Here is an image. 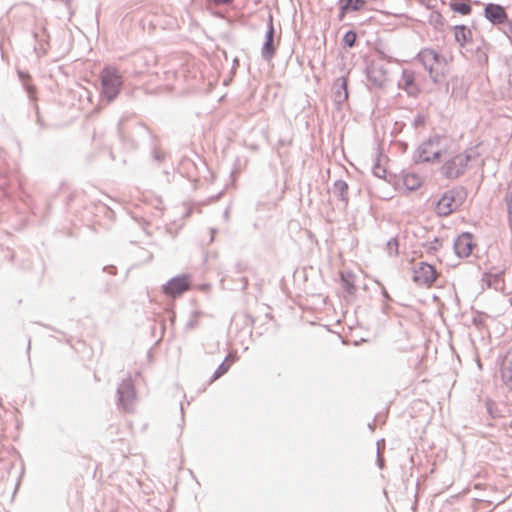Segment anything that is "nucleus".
Returning a JSON list of instances; mask_svg holds the SVG:
<instances>
[{"mask_svg": "<svg viewBox=\"0 0 512 512\" xmlns=\"http://www.w3.org/2000/svg\"><path fill=\"white\" fill-rule=\"evenodd\" d=\"M417 161L421 163H442L441 174L448 179L462 175L471 159L467 150L445 136H435L423 142L416 152Z\"/></svg>", "mask_w": 512, "mask_h": 512, "instance_id": "f257e3e1", "label": "nucleus"}, {"mask_svg": "<svg viewBox=\"0 0 512 512\" xmlns=\"http://www.w3.org/2000/svg\"><path fill=\"white\" fill-rule=\"evenodd\" d=\"M418 60L428 71L433 81L440 82L449 73L453 58L440 54L431 48H425L419 52Z\"/></svg>", "mask_w": 512, "mask_h": 512, "instance_id": "f03ea898", "label": "nucleus"}, {"mask_svg": "<svg viewBox=\"0 0 512 512\" xmlns=\"http://www.w3.org/2000/svg\"><path fill=\"white\" fill-rule=\"evenodd\" d=\"M137 393L131 376L123 379L117 388V405L127 413L134 410Z\"/></svg>", "mask_w": 512, "mask_h": 512, "instance_id": "7ed1b4c3", "label": "nucleus"}, {"mask_svg": "<svg viewBox=\"0 0 512 512\" xmlns=\"http://www.w3.org/2000/svg\"><path fill=\"white\" fill-rule=\"evenodd\" d=\"M462 204L460 194L454 190L445 192L436 204V212L439 216H448L457 210Z\"/></svg>", "mask_w": 512, "mask_h": 512, "instance_id": "20e7f679", "label": "nucleus"}, {"mask_svg": "<svg viewBox=\"0 0 512 512\" xmlns=\"http://www.w3.org/2000/svg\"><path fill=\"white\" fill-rule=\"evenodd\" d=\"M191 277L189 275H178L171 278L164 286L163 293L168 297H178L190 290Z\"/></svg>", "mask_w": 512, "mask_h": 512, "instance_id": "39448f33", "label": "nucleus"}, {"mask_svg": "<svg viewBox=\"0 0 512 512\" xmlns=\"http://www.w3.org/2000/svg\"><path fill=\"white\" fill-rule=\"evenodd\" d=\"M102 86L106 94L115 95L120 92V88L123 84L122 76L114 68H106L103 70L102 75Z\"/></svg>", "mask_w": 512, "mask_h": 512, "instance_id": "423d86ee", "label": "nucleus"}, {"mask_svg": "<svg viewBox=\"0 0 512 512\" xmlns=\"http://www.w3.org/2000/svg\"><path fill=\"white\" fill-rule=\"evenodd\" d=\"M438 274L434 266L421 262L414 268L413 280L419 285L430 287L437 279Z\"/></svg>", "mask_w": 512, "mask_h": 512, "instance_id": "0eeeda50", "label": "nucleus"}, {"mask_svg": "<svg viewBox=\"0 0 512 512\" xmlns=\"http://www.w3.org/2000/svg\"><path fill=\"white\" fill-rule=\"evenodd\" d=\"M477 244L470 233H463L456 239L454 249L459 257H468L472 254Z\"/></svg>", "mask_w": 512, "mask_h": 512, "instance_id": "6e6552de", "label": "nucleus"}, {"mask_svg": "<svg viewBox=\"0 0 512 512\" xmlns=\"http://www.w3.org/2000/svg\"><path fill=\"white\" fill-rule=\"evenodd\" d=\"M399 86L409 95H415L420 92L415 75L411 71L403 72Z\"/></svg>", "mask_w": 512, "mask_h": 512, "instance_id": "1a4fd4ad", "label": "nucleus"}, {"mask_svg": "<svg viewBox=\"0 0 512 512\" xmlns=\"http://www.w3.org/2000/svg\"><path fill=\"white\" fill-rule=\"evenodd\" d=\"M368 78L376 86H383L388 80V74L381 67L372 63L368 68Z\"/></svg>", "mask_w": 512, "mask_h": 512, "instance_id": "9d476101", "label": "nucleus"}, {"mask_svg": "<svg viewBox=\"0 0 512 512\" xmlns=\"http://www.w3.org/2000/svg\"><path fill=\"white\" fill-rule=\"evenodd\" d=\"M485 15L494 23H503L507 17L504 8L495 4H489L486 6Z\"/></svg>", "mask_w": 512, "mask_h": 512, "instance_id": "9b49d317", "label": "nucleus"}, {"mask_svg": "<svg viewBox=\"0 0 512 512\" xmlns=\"http://www.w3.org/2000/svg\"><path fill=\"white\" fill-rule=\"evenodd\" d=\"M365 0H340V18L350 11H358L364 8Z\"/></svg>", "mask_w": 512, "mask_h": 512, "instance_id": "f8f14e48", "label": "nucleus"}, {"mask_svg": "<svg viewBox=\"0 0 512 512\" xmlns=\"http://www.w3.org/2000/svg\"><path fill=\"white\" fill-rule=\"evenodd\" d=\"M454 36L460 46H465L472 40V32L464 25L456 26L454 28Z\"/></svg>", "mask_w": 512, "mask_h": 512, "instance_id": "ddd939ff", "label": "nucleus"}, {"mask_svg": "<svg viewBox=\"0 0 512 512\" xmlns=\"http://www.w3.org/2000/svg\"><path fill=\"white\" fill-rule=\"evenodd\" d=\"M274 41V27L272 24V20L270 21L269 30L267 32L266 36V42L264 43V46L262 48V54L265 58L270 59L275 52V48L273 46Z\"/></svg>", "mask_w": 512, "mask_h": 512, "instance_id": "4468645a", "label": "nucleus"}, {"mask_svg": "<svg viewBox=\"0 0 512 512\" xmlns=\"http://www.w3.org/2000/svg\"><path fill=\"white\" fill-rule=\"evenodd\" d=\"M402 185L405 189L413 191L422 185V179L415 173H407L402 177Z\"/></svg>", "mask_w": 512, "mask_h": 512, "instance_id": "2eb2a0df", "label": "nucleus"}, {"mask_svg": "<svg viewBox=\"0 0 512 512\" xmlns=\"http://www.w3.org/2000/svg\"><path fill=\"white\" fill-rule=\"evenodd\" d=\"M233 359L230 358V357H227L221 364L220 366L217 368V370L215 371L214 375H213V379L212 380H217L218 378H220L222 375H224L225 373L228 372V370L230 369L231 365L233 364Z\"/></svg>", "mask_w": 512, "mask_h": 512, "instance_id": "dca6fc26", "label": "nucleus"}, {"mask_svg": "<svg viewBox=\"0 0 512 512\" xmlns=\"http://www.w3.org/2000/svg\"><path fill=\"white\" fill-rule=\"evenodd\" d=\"M451 9L462 15H468L471 12V6L465 2H457L451 4Z\"/></svg>", "mask_w": 512, "mask_h": 512, "instance_id": "f3484780", "label": "nucleus"}, {"mask_svg": "<svg viewBox=\"0 0 512 512\" xmlns=\"http://www.w3.org/2000/svg\"><path fill=\"white\" fill-rule=\"evenodd\" d=\"M335 93L338 95L344 94L345 96L348 95L347 91V79L345 77H340L335 82Z\"/></svg>", "mask_w": 512, "mask_h": 512, "instance_id": "a211bd4d", "label": "nucleus"}, {"mask_svg": "<svg viewBox=\"0 0 512 512\" xmlns=\"http://www.w3.org/2000/svg\"><path fill=\"white\" fill-rule=\"evenodd\" d=\"M356 39H357V35L354 31H348L344 37H343V42L345 45H347L348 47H353L355 42H356Z\"/></svg>", "mask_w": 512, "mask_h": 512, "instance_id": "6ab92c4d", "label": "nucleus"}, {"mask_svg": "<svg viewBox=\"0 0 512 512\" xmlns=\"http://www.w3.org/2000/svg\"><path fill=\"white\" fill-rule=\"evenodd\" d=\"M506 204H507V210L509 215V223L512 228V188L511 191L506 196Z\"/></svg>", "mask_w": 512, "mask_h": 512, "instance_id": "aec40b11", "label": "nucleus"}, {"mask_svg": "<svg viewBox=\"0 0 512 512\" xmlns=\"http://www.w3.org/2000/svg\"><path fill=\"white\" fill-rule=\"evenodd\" d=\"M23 84L26 87V91L28 94H34L36 92L35 87L31 84L30 77H26L23 79Z\"/></svg>", "mask_w": 512, "mask_h": 512, "instance_id": "412c9836", "label": "nucleus"}, {"mask_svg": "<svg viewBox=\"0 0 512 512\" xmlns=\"http://www.w3.org/2000/svg\"><path fill=\"white\" fill-rule=\"evenodd\" d=\"M502 377H503V379H504L505 383H506L508 386L512 387V376H511L510 378H507V377H506V375H505V374H503V375H502Z\"/></svg>", "mask_w": 512, "mask_h": 512, "instance_id": "4be33fe9", "label": "nucleus"}]
</instances>
